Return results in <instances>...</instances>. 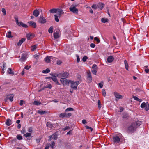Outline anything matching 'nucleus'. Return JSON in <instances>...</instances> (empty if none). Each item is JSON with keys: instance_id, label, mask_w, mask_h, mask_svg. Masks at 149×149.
<instances>
[{"instance_id": "nucleus-1", "label": "nucleus", "mask_w": 149, "mask_h": 149, "mask_svg": "<svg viewBox=\"0 0 149 149\" xmlns=\"http://www.w3.org/2000/svg\"><path fill=\"white\" fill-rule=\"evenodd\" d=\"M55 75L59 78L66 79L69 77V73L66 71L63 72L58 74H55Z\"/></svg>"}, {"instance_id": "nucleus-2", "label": "nucleus", "mask_w": 149, "mask_h": 149, "mask_svg": "<svg viewBox=\"0 0 149 149\" xmlns=\"http://www.w3.org/2000/svg\"><path fill=\"white\" fill-rule=\"evenodd\" d=\"M70 81L65 78H61L60 80V82L64 86L68 85L70 83Z\"/></svg>"}, {"instance_id": "nucleus-3", "label": "nucleus", "mask_w": 149, "mask_h": 149, "mask_svg": "<svg viewBox=\"0 0 149 149\" xmlns=\"http://www.w3.org/2000/svg\"><path fill=\"white\" fill-rule=\"evenodd\" d=\"M70 83L71 84V87L75 90L77 89V86L79 84L78 81L74 82L71 81H70Z\"/></svg>"}, {"instance_id": "nucleus-4", "label": "nucleus", "mask_w": 149, "mask_h": 149, "mask_svg": "<svg viewBox=\"0 0 149 149\" xmlns=\"http://www.w3.org/2000/svg\"><path fill=\"white\" fill-rule=\"evenodd\" d=\"M72 116V114L71 113H67L65 112L61 113L59 114V116L61 118H63L64 117L69 118Z\"/></svg>"}, {"instance_id": "nucleus-5", "label": "nucleus", "mask_w": 149, "mask_h": 149, "mask_svg": "<svg viewBox=\"0 0 149 149\" xmlns=\"http://www.w3.org/2000/svg\"><path fill=\"white\" fill-rule=\"evenodd\" d=\"M70 10L74 13L76 14H78V10L77 8H76L75 6L71 5L69 8Z\"/></svg>"}, {"instance_id": "nucleus-6", "label": "nucleus", "mask_w": 149, "mask_h": 149, "mask_svg": "<svg viewBox=\"0 0 149 149\" xmlns=\"http://www.w3.org/2000/svg\"><path fill=\"white\" fill-rule=\"evenodd\" d=\"M136 128V127L135 125L132 123L131 125L128 128V130L130 132H132L135 130Z\"/></svg>"}, {"instance_id": "nucleus-7", "label": "nucleus", "mask_w": 149, "mask_h": 149, "mask_svg": "<svg viewBox=\"0 0 149 149\" xmlns=\"http://www.w3.org/2000/svg\"><path fill=\"white\" fill-rule=\"evenodd\" d=\"M113 141L114 143H118L120 141V139L119 136L117 135L114 136Z\"/></svg>"}, {"instance_id": "nucleus-8", "label": "nucleus", "mask_w": 149, "mask_h": 149, "mask_svg": "<svg viewBox=\"0 0 149 149\" xmlns=\"http://www.w3.org/2000/svg\"><path fill=\"white\" fill-rule=\"evenodd\" d=\"M38 22L41 24H44L46 22V20L45 19L43 16H40L38 20Z\"/></svg>"}, {"instance_id": "nucleus-9", "label": "nucleus", "mask_w": 149, "mask_h": 149, "mask_svg": "<svg viewBox=\"0 0 149 149\" xmlns=\"http://www.w3.org/2000/svg\"><path fill=\"white\" fill-rule=\"evenodd\" d=\"M87 77L88 81L89 82H91L92 81V77L91 72L89 71L87 72Z\"/></svg>"}, {"instance_id": "nucleus-10", "label": "nucleus", "mask_w": 149, "mask_h": 149, "mask_svg": "<svg viewBox=\"0 0 149 149\" xmlns=\"http://www.w3.org/2000/svg\"><path fill=\"white\" fill-rule=\"evenodd\" d=\"M53 59V57L52 56H47L44 59L45 61L47 63L50 62Z\"/></svg>"}, {"instance_id": "nucleus-11", "label": "nucleus", "mask_w": 149, "mask_h": 149, "mask_svg": "<svg viewBox=\"0 0 149 149\" xmlns=\"http://www.w3.org/2000/svg\"><path fill=\"white\" fill-rule=\"evenodd\" d=\"M93 70L92 71V73L95 75H96L97 71V66L96 65L94 64L93 65Z\"/></svg>"}, {"instance_id": "nucleus-12", "label": "nucleus", "mask_w": 149, "mask_h": 149, "mask_svg": "<svg viewBox=\"0 0 149 149\" xmlns=\"http://www.w3.org/2000/svg\"><path fill=\"white\" fill-rule=\"evenodd\" d=\"M53 35L55 39H57L59 38L60 35L59 31H56V32L54 33Z\"/></svg>"}, {"instance_id": "nucleus-13", "label": "nucleus", "mask_w": 149, "mask_h": 149, "mask_svg": "<svg viewBox=\"0 0 149 149\" xmlns=\"http://www.w3.org/2000/svg\"><path fill=\"white\" fill-rule=\"evenodd\" d=\"M26 54L24 53L22 54L21 56V57L20 59V61L21 62H23L24 61L26 60Z\"/></svg>"}, {"instance_id": "nucleus-14", "label": "nucleus", "mask_w": 149, "mask_h": 149, "mask_svg": "<svg viewBox=\"0 0 149 149\" xmlns=\"http://www.w3.org/2000/svg\"><path fill=\"white\" fill-rule=\"evenodd\" d=\"M56 13H57L56 15L60 17L64 13L63 10L61 9H57V12Z\"/></svg>"}, {"instance_id": "nucleus-15", "label": "nucleus", "mask_w": 149, "mask_h": 149, "mask_svg": "<svg viewBox=\"0 0 149 149\" xmlns=\"http://www.w3.org/2000/svg\"><path fill=\"white\" fill-rule=\"evenodd\" d=\"M56 76H57L56 75L55 76H53V77H52V80L54 81L55 82L56 84L60 85V84L57 80Z\"/></svg>"}, {"instance_id": "nucleus-16", "label": "nucleus", "mask_w": 149, "mask_h": 149, "mask_svg": "<svg viewBox=\"0 0 149 149\" xmlns=\"http://www.w3.org/2000/svg\"><path fill=\"white\" fill-rule=\"evenodd\" d=\"M115 97L118 99H121L122 98V96L119 93L117 92H114V93Z\"/></svg>"}, {"instance_id": "nucleus-17", "label": "nucleus", "mask_w": 149, "mask_h": 149, "mask_svg": "<svg viewBox=\"0 0 149 149\" xmlns=\"http://www.w3.org/2000/svg\"><path fill=\"white\" fill-rule=\"evenodd\" d=\"M38 113L41 115L46 114L47 113V111L43 110H38L37 111Z\"/></svg>"}, {"instance_id": "nucleus-18", "label": "nucleus", "mask_w": 149, "mask_h": 149, "mask_svg": "<svg viewBox=\"0 0 149 149\" xmlns=\"http://www.w3.org/2000/svg\"><path fill=\"white\" fill-rule=\"evenodd\" d=\"M13 97L14 96L13 94L9 95L6 97V100L9 99L10 101L12 102L13 100Z\"/></svg>"}, {"instance_id": "nucleus-19", "label": "nucleus", "mask_w": 149, "mask_h": 149, "mask_svg": "<svg viewBox=\"0 0 149 149\" xmlns=\"http://www.w3.org/2000/svg\"><path fill=\"white\" fill-rule=\"evenodd\" d=\"M40 12L37 10L36 9L33 12V15L36 17H37L39 15Z\"/></svg>"}, {"instance_id": "nucleus-20", "label": "nucleus", "mask_w": 149, "mask_h": 149, "mask_svg": "<svg viewBox=\"0 0 149 149\" xmlns=\"http://www.w3.org/2000/svg\"><path fill=\"white\" fill-rule=\"evenodd\" d=\"M27 39L30 40L34 37V34L33 33H29L26 35Z\"/></svg>"}, {"instance_id": "nucleus-21", "label": "nucleus", "mask_w": 149, "mask_h": 149, "mask_svg": "<svg viewBox=\"0 0 149 149\" xmlns=\"http://www.w3.org/2000/svg\"><path fill=\"white\" fill-rule=\"evenodd\" d=\"M114 60V57L113 56H109L107 58V61L109 63L112 62Z\"/></svg>"}, {"instance_id": "nucleus-22", "label": "nucleus", "mask_w": 149, "mask_h": 149, "mask_svg": "<svg viewBox=\"0 0 149 149\" xmlns=\"http://www.w3.org/2000/svg\"><path fill=\"white\" fill-rule=\"evenodd\" d=\"M133 123V124L135 125V126L136 127V128H137L139 126L141 125L142 122L141 121L138 120Z\"/></svg>"}, {"instance_id": "nucleus-23", "label": "nucleus", "mask_w": 149, "mask_h": 149, "mask_svg": "<svg viewBox=\"0 0 149 149\" xmlns=\"http://www.w3.org/2000/svg\"><path fill=\"white\" fill-rule=\"evenodd\" d=\"M17 25L20 26H21L24 28H26L28 27L27 26L26 24L23 23L22 22H19V24H17Z\"/></svg>"}, {"instance_id": "nucleus-24", "label": "nucleus", "mask_w": 149, "mask_h": 149, "mask_svg": "<svg viewBox=\"0 0 149 149\" xmlns=\"http://www.w3.org/2000/svg\"><path fill=\"white\" fill-rule=\"evenodd\" d=\"M29 23L33 27L36 28V27L37 26L36 23L34 22L30 21L29 22Z\"/></svg>"}, {"instance_id": "nucleus-25", "label": "nucleus", "mask_w": 149, "mask_h": 149, "mask_svg": "<svg viewBox=\"0 0 149 149\" xmlns=\"http://www.w3.org/2000/svg\"><path fill=\"white\" fill-rule=\"evenodd\" d=\"M12 123L11 120L9 119H7L6 120V124L8 126L10 125Z\"/></svg>"}, {"instance_id": "nucleus-26", "label": "nucleus", "mask_w": 149, "mask_h": 149, "mask_svg": "<svg viewBox=\"0 0 149 149\" xmlns=\"http://www.w3.org/2000/svg\"><path fill=\"white\" fill-rule=\"evenodd\" d=\"M25 38H22L18 42L17 44V45L18 46H20L25 41Z\"/></svg>"}, {"instance_id": "nucleus-27", "label": "nucleus", "mask_w": 149, "mask_h": 149, "mask_svg": "<svg viewBox=\"0 0 149 149\" xmlns=\"http://www.w3.org/2000/svg\"><path fill=\"white\" fill-rule=\"evenodd\" d=\"M104 6V5L102 3H99L97 4L98 8H99L100 10L102 9Z\"/></svg>"}, {"instance_id": "nucleus-28", "label": "nucleus", "mask_w": 149, "mask_h": 149, "mask_svg": "<svg viewBox=\"0 0 149 149\" xmlns=\"http://www.w3.org/2000/svg\"><path fill=\"white\" fill-rule=\"evenodd\" d=\"M124 63L126 69L127 70H128L129 65L127 60H125L124 61Z\"/></svg>"}, {"instance_id": "nucleus-29", "label": "nucleus", "mask_w": 149, "mask_h": 149, "mask_svg": "<svg viewBox=\"0 0 149 149\" xmlns=\"http://www.w3.org/2000/svg\"><path fill=\"white\" fill-rule=\"evenodd\" d=\"M52 139L54 140H56L57 139L58 135L56 133H54L52 135Z\"/></svg>"}, {"instance_id": "nucleus-30", "label": "nucleus", "mask_w": 149, "mask_h": 149, "mask_svg": "<svg viewBox=\"0 0 149 149\" xmlns=\"http://www.w3.org/2000/svg\"><path fill=\"white\" fill-rule=\"evenodd\" d=\"M57 12V9L53 8L49 10V12L52 13H55Z\"/></svg>"}, {"instance_id": "nucleus-31", "label": "nucleus", "mask_w": 149, "mask_h": 149, "mask_svg": "<svg viewBox=\"0 0 149 149\" xmlns=\"http://www.w3.org/2000/svg\"><path fill=\"white\" fill-rule=\"evenodd\" d=\"M6 37L9 38L13 37V36L11 35V32L10 31H9L7 33Z\"/></svg>"}, {"instance_id": "nucleus-32", "label": "nucleus", "mask_w": 149, "mask_h": 149, "mask_svg": "<svg viewBox=\"0 0 149 149\" xmlns=\"http://www.w3.org/2000/svg\"><path fill=\"white\" fill-rule=\"evenodd\" d=\"M101 22L102 23H105L108 22V19L106 18H102L101 19Z\"/></svg>"}, {"instance_id": "nucleus-33", "label": "nucleus", "mask_w": 149, "mask_h": 149, "mask_svg": "<svg viewBox=\"0 0 149 149\" xmlns=\"http://www.w3.org/2000/svg\"><path fill=\"white\" fill-rule=\"evenodd\" d=\"M50 72V70L49 68H47L45 70H43L42 72L43 73L46 74L49 73Z\"/></svg>"}, {"instance_id": "nucleus-34", "label": "nucleus", "mask_w": 149, "mask_h": 149, "mask_svg": "<svg viewBox=\"0 0 149 149\" xmlns=\"http://www.w3.org/2000/svg\"><path fill=\"white\" fill-rule=\"evenodd\" d=\"M37 46V45H35L31 47V50L33 51L36 50Z\"/></svg>"}, {"instance_id": "nucleus-35", "label": "nucleus", "mask_w": 149, "mask_h": 149, "mask_svg": "<svg viewBox=\"0 0 149 149\" xmlns=\"http://www.w3.org/2000/svg\"><path fill=\"white\" fill-rule=\"evenodd\" d=\"M41 103L38 101H34L33 102V104L36 105H40Z\"/></svg>"}, {"instance_id": "nucleus-36", "label": "nucleus", "mask_w": 149, "mask_h": 149, "mask_svg": "<svg viewBox=\"0 0 149 149\" xmlns=\"http://www.w3.org/2000/svg\"><path fill=\"white\" fill-rule=\"evenodd\" d=\"M55 17V20L57 22H58L59 21V17H60L59 16L55 14L54 15Z\"/></svg>"}, {"instance_id": "nucleus-37", "label": "nucleus", "mask_w": 149, "mask_h": 149, "mask_svg": "<svg viewBox=\"0 0 149 149\" xmlns=\"http://www.w3.org/2000/svg\"><path fill=\"white\" fill-rule=\"evenodd\" d=\"M8 72L10 74H14V73L12 71V70L10 68H8L7 70Z\"/></svg>"}, {"instance_id": "nucleus-38", "label": "nucleus", "mask_w": 149, "mask_h": 149, "mask_svg": "<svg viewBox=\"0 0 149 149\" xmlns=\"http://www.w3.org/2000/svg\"><path fill=\"white\" fill-rule=\"evenodd\" d=\"M133 98H134L135 100H136L138 101L141 102L142 101V100L141 99L138 98L136 96H134L133 97Z\"/></svg>"}, {"instance_id": "nucleus-39", "label": "nucleus", "mask_w": 149, "mask_h": 149, "mask_svg": "<svg viewBox=\"0 0 149 149\" xmlns=\"http://www.w3.org/2000/svg\"><path fill=\"white\" fill-rule=\"evenodd\" d=\"M31 135V133H26V134H24V136L26 137H27L30 136Z\"/></svg>"}, {"instance_id": "nucleus-40", "label": "nucleus", "mask_w": 149, "mask_h": 149, "mask_svg": "<svg viewBox=\"0 0 149 149\" xmlns=\"http://www.w3.org/2000/svg\"><path fill=\"white\" fill-rule=\"evenodd\" d=\"M74 110V109L72 108H68L66 109L65 110V111L66 112H68L69 111H73Z\"/></svg>"}, {"instance_id": "nucleus-41", "label": "nucleus", "mask_w": 149, "mask_h": 149, "mask_svg": "<svg viewBox=\"0 0 149 149\" xmlns=\"http://www.w3.org/2000/svg\"><path fill=\"white\" fill-rule=\"evenodd\" d=\"M48 31L49 33H51L53 32V30L52 26H51L50 27V28L48 30Z\"/></svg>"}, {"instance_id": "nucleus-42", "label": "nucleus", "mask_w": 149, "mask_h": 149, "mask_svg": "<svg viewBox=\"0 0 149 149\" xmlns=\"http://www.w3.org/2000/svg\"><path fill=\"white\" fill-rule=\"evenodd\" d=\"M146 103L144 102H143L141 104V107L142 108L145 107H146Z\"/></svg>"}, {"instance_id": "nucleus-43", "label": "nucleus", "mask_w": 149, "mask_h": 149, "mask_svg": "<svg viewBox=\"0 0 149 149\" xmlns=\"http://www.w3.org/2000/svg\"><path fill=\"white\" fill-rule=\"evenodd\" d=\"M103 82H101L98 84V86L100 88H102L103 87Z\"/></svg>"}, {"instance_id": "nucleus-44", "label": "nucleus", "mask_w": 149, "mask_h": 149, "mask_svg": "<svg viewBox=\"0 0 149 149\" xmlns=\"http://www.w3.org/2000/svg\"><path fill=\"white\" fill-rule=\"evenodd\" d=\"M145 109L146 111H147L149 109V105L148 103H146V105L145 107Z\"/></svg>"}, {"instance_id": "nucleus-45", "label": "nucleus", "mask_w": 149, "mask_h": 149, "mask_svg": "<svg viewBox=\"0 0 149 149\" xmlns=\"http://www.w3.org/2000/svg\"><path fill=\"white\" fill-rule=\"evenodd\" d=\"M92 8L96 9L98 8L97 5L93 4L91 6Z\"/></svg>"}, {"instance_id": "nucleus-46", "label": "nucleus", "mask_w": 149, "mask_h": 149, "mask_svg": "<svg viewBox=\"0 0 149 149\" xmlns=\"http://www.w3.org/2000/svg\"><path fill=\"white\" fill-rule=\"evenodd\" d=\"M17 138L19 140H22V136L20 135H18L17 136Z\"/></svg>"}, {"instance_id": "nucleus-47", "label": "nucleus", "mask_w": 149, "mask_h": 149, "mask_svg": "<svg viewBox=\"0 0 149 149\" xmlns=\"http://www.w3.org/2000/svg\"><path fill=\"white\" fill-rule=\"evenodd\" d=\"M46 125L47 126L49 127H52V125L49 122H47V123Z\"/></svg>"}, {"instance_id": "nucleus-48", "label": "nucleus", "mask_w": 149, "mask_h": 149, "mask_svg": "<svg viewBox=\"0 0 149 149\" xmlns=\"http://www.w3.org/2000/svg\"><path fill=\"white\" fill-rule=\"evenodd\" d=\"M88 58L87 56H84L83 57L82 60L84 62H85Z\"/></svg>"}, {"instance_id": "nucleus-49", "label": "nucleus", "mask_w": 149, "mask_h": 149, "mask_svg": "<svg viewBox=\"0 0 149 149\" xmlns=\"http://www.w3.org/2000/svg\"><path fill=\"white\" fill-rule=\"evenodd\" d=\"M102 94H103V95L104 96H105L106 95V92L105 91V89H102Z\"/></svg>"}, {"instance_id": "nucleus-50", "label": "nucleus", "mask_w": 149, "mask_h": 149, "mask_svg": "<svg viewBox=\"0 0 149 149\" xmlns=\"http://www.w3.org/2000/svg\"><path fill=\"white\" fill-rule=\"evenodd\" d=\"M2 11L3 13V15H5L6 14V11L5 9L2 8Z\"/></svg>"}, {"instance_id": "nucleus-51", "label": "nucleus", "mask_w": 149, "mask_h": 149, "mask_svg": "<svg viewBox=\"0 0 149 149\" xmlns=\"http://www.w3.org/2000/svg\"><path fill=\"white\" fill-rule=\"evenodd\" d=\"M94 40L95 41H97V43H99L100 42V40L97 37H95L94 38Z\"/></svg>"}, {"instance_id": "nucleus-52", "label": "nucleus", "mask_w": 149, "mask_h": 149, "mask_svg": "<svg viewBox=\"0 0 149 149\" xmlns=\"http://www.w3.org/2000/svg\"><path fill=\"white\" fill-rule=\"evenodd\" d=\"M128 114L126 113H124L123 115V118H126L128 117Z\"/></svg>"}, {"instance_id": "nucleus-53", "label": "nucleus", "mask_w": 149, "mask_h": 149, "mask_svg": "<svg viewBox=\"0 0 149 149\" xmlns=\"http://www.w3.org/2000/svg\"><path fill=\"white\" fill-rule=\"evenodd\" d=\"M55 144V143L54 142L52 141L51 143V145H50V146L52 148H53V147L54 146Z\"/></svg>"}, {"instance_id": "nucleus-54", "label": "nucleus", "mask_w": 149, "mask_h": 149, "mask_svg": "<svg viewBox=\"0 0 149 149\" xmlns=\"http://www.w3.org/2000/svg\"><path fill=\"white\" fill-rule=\"evenodd\" d=\"M85 127L86 129H90L91 131H93V129L91 127L87 125H86Z\"/></svg>"}, {"instance_id": "nucleus-55", "label": "nucleus", "mask_w": 149, "mask_h": 149, "mask_svg": "<svg viewBox=\"0 0 149 149\" xmlns=\"http://www.w3.org/2000/svg\"><path fill=\"white\" fill-rule=\"evenodd\" d=\"M28 132L31 134L32 133V127H30L28 128Z\"/></svg>"}, {"instance_id": "nucleus-56", "label": "nucleus", "mask_w": 149, "mask_h": 149, "mask_svg": "<svg viewBox=\"0 0 149 149\" xmlns=\"http://www.w3.org/2000/svg\"><path fill=\"white\" fill-rule=\"evenodd\" d=\"M52 86L50 84H48L45 87V88H49V89H51V88Z\"/></svg>"}, {"instance_id": "nucleus-57", "label": "nucleus", "mask_w": 149, "mask_h": 149, "mask_svg": "<svg viewBox=\"0 0 149 149\" xmlns=\"http://www.w3.org/2000/svg\"><path fill=\"white\" fill-rule=\"evenodd\" d=\"M21 132L22 134H24L26 132L25 129L24 128H23L21 131Z\"/></svg>"}, {"instance_id": "nucleus-58", "label": "nucleus", "mask_w": 149, "mask_h": 149, "mask_svg": "<svg viewBox=\"0 0 149 149\" xmlns=\"http://www.w3.org/2000/svg\"><path fill=\"white\" fill-rule=\"evenodd\" d=\"M76 57H77V63H79L80 61V58L79 57V56L78 55H76Z\"/></svg>"}, {"instance_id": "nucleus-59", "label": "nucleus", "mask_w": 149, "mask_h": 149, "mask_svg": "<svg viewBox=\"0 0 149 149\" xmlns=\"http://www.w3.org/2000/svg\"><path fill=\"white\" fill-rule=\"evenodd\" d=\"M90 46L91 47L94 48L95 47V45L94 43H92L90 44Z\"/></svg>"}, {"instance_id": "nucleus-60", "label": "nucleus", "mask_w": 149, "mask_h": 149, "mask_svg": "<svg viewBox=\"0 0 149 149\" xmlns=\"http://www.w3.org/2000/svg\"><path fill=\"white\" fill-rule=\"evenodd\" d=\"M82 123L84 124H86L87 123V122L85 119H83L82 120Z\"/></svg>"}, {"instance_id": "nucleus-61", "label": "nucleus", "mask_w": 149, "mask_h": 149, "mask_svg": "<svg viewBox=\"0 0 149 149\" xmlns=\"http://www.w3.org/2000/svg\"><path fill=\"white\" fill-rule=\"evenodd\" d=\"M98 107L99 109H100L101 108V105L100 104V102L99 100H98Z\"/></svg>"}, {"instance_id": "nucleus-62", "label": "nucleus", "mask_w": 149, "mask_h": 149, "mask_svg": "<svg viewBox=\"0 0 149 149\" xmlns=\"http://www.w3.org/2000/svg\"><path fill=\"white\" fill-rule=\"evenodd\" d=\"M15 20L16 21V23L17 24H19V21H18V18L17 17H15Z\"/></svg>"}, {"instance_id": "nucleus-63", "label": "nucleus", "mask_w": 149, "mask_h": 149, "mask_svg": "<svg viewBox=\"0 0 149 149\" xmlns=\"http://www.w3.org/2000/svg\"><path fill=\"white\" fill-rule=\"evenodd\" d=\"M31 67V66H28L27 65L25 67L24 69H25L26 70H29Z\"/></svg>"}, {"instance_id": "nucleus-64", "label": "nucleus", "mask_w": 149, "mask_h": 149, "mask_svg": "<svg viewBox=\"0 0 149 149\" xmlns=\"http://www.w3.org/2000/svg\"><path fill=\"white\" fill-rule=\"evenodd\" d=\"M124 109L123 107H120V110L119 111V112H121L122 111H123Z\"/></svg>"}]
</instances>
